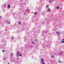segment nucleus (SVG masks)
Instances as JSON below:
<instances>
[{"label": "nucleus", "instance_id": "1", "mask_svg": "<svg viewBox=\"0 0 64 64\" xmlns=\"http://www.w3.org/2000/svg\"><path fill=\"white\" fill-rule=\"evenodd\" d=\"M17 54L18 56H22V54H20V52H17Z\"/></svg>", "mask_w": 64, "mask_h": 64}, {"label": "nucleus", "instance_id": "2", "mask_svg": "<svg viewBox=\"0 0 64 64\" xmlns=\"http://www.w3.org/2000/svg\"><path fill=\"white\" fill-rule=\"evenodd\" d=\"M41 61H42V64H45V62H44L43 61H44V60H43V59H41Z\"/></svg>", "mask_w": 64, "mask_h": 64}, {"label": "nucleus", "instance_id": "3", "mask_svg": "<svg viewBox=\"0 0 64 64\" xmlns=\"http://www.w3.org/2000/svg\"><path fill=\"white\" fill-rule=\"evenodd\" d=\"M56 33L57 34H58V35H60V32H56Z\"/></svg>", "mask_w": 64, "mask_h": 64}, {"label": "nucleus", "instance_id": "4", "mask_svg": "<svg viewBox=\"0 0 64 64\" xmlns=\"http://www.w3.org/2000/svg\"><path fill=\"white\" fill-rule=\"evenodd\" d=\"M32 44H33L34 45V44H35V42H33V41H32Z\"/></svg>", "mask_w": 64, "mask_h": 64}, {"label": "nucleus", "instance_id": "5", "mask_svg": "<svg viewBox=\"0 0 64 64\" xmlns=\"http://www.w3.org/2000/svg\"><path fill=\"white\" fill-rule=\"evenodd\" d=\"M8 8H10V5H8Z\"/></svg>", "mask_w": 64, "mask_h": 64}, {"label": "nucleus", "instance_id": "6", "mask_svg": "<svg viewBox=\"0 0 64 64\" xmlns=\"http://www.w3.org/2000/svg\"><path fill=\"white\" fill-rule=\"evenodd\" d=\"M50 9L49 8L48 9V11H50Z\"/></svg>", "mask_w": 64, "mask_h": 64}, {"label": "nucleus", "instance_id": "7", "mask_svg": "<svg viewBox=\"0 0 64 64\" xmlns=\"http://www.w3.org/2000/svg\"><path fill=\"white\" fill-rule=\"evenodd\" d=\"M27 10V12H29V10L28 9Z\"/></svg>", "mask_w": 64, "mask_h": 64}, {"label": "nucleus", "instance_id": "8", "mask_svg": "<svg viewBox=\"0 0 64 64\" xmlns=\"http://www.w3.org/2000/svg\"><path fill=\"white\" fill-rule=\"evenodd\" d=\"M30 48H33V46H30Z\"/></svg>", "mask_w": 64, "mask_h": 64}, {"label": "nucleus", "instance_id": "9", "mask_svg": "<svg viewBox=\"0 0 64 64\" xmlns=\"http://www.w3.org/2000/svg\"><path fill=\"white\" fill-rule=\"evenodd\" d=\"M56 9H59V7L58 6H57L56 7Z\"/></svg>", "mask_w": 64, "mask_h": 64}, {"label": "nucleus", "instance_id": "10", "mask_svg": "<svg viewBox=\"0 0 64 64\" xmlns=\"http://www.w3.org/2000/svg\"><path fill=\"white\" fill-rule=\"evenodd\" d=\"M51 57L52 58H54V56L52 55L51 56Z\"/></svg>", "mask_w": 64, "mask_h": 64}, {"label": "nucleus", "instance_id": "11", "mask_svg": "<svg viewBox=\"0 0 64 64\" xmlns=\"http://www.w3.org/2000/svg\"><path fill=\"white\" fill-rule=\"evenodd\" d=\"M62 43H64V41H62Z\"/></svg>", "mask_w": 64, "mask_h": 64}, {"label": "nucleus", "instance_id": "12", "mask_svg": "<svg viewBox=\"0 0 64 64\" xmlns=\"http://www.w3.org/2000/svg\"><path fill=\"white\" fill-rule=\"evenodd\" d=\"M49 3H51V1L50 0L49 2Z\"/></svg>", "mask_w": 64, "mask_h": 64}, {"label": "nucleus", "instance_id": "13", "mask_svg": "<svg viewBox=\"0 0 64 64\" xmlns=\"http://www.w3.org/2000/svg\"><path fill=\"white\" fill-rule=\"evenodd\" d=\"M60 54H62V52H60Z\"/></svg>", "mask_w": 64, "mask_h": 64}, {"label": "nucleus", "instance_id": "14", "mask_svg": "<svg viewBox=\"0 0 64 64\" xmlns=\"http://www.w3.org/2000/svg\"><path fill=\"white\" fill-rule=\"evenodd\" d=\"M34 15H36V12H35L34 13Z\"/></svg>", "mask_w": 64, "mask_h": 64}, {"label": "nucleus", "instance_id": "15", "mask_svg": "<svg viewBox=\"0 0 64 64\" xmlns=\"http://www.w3.org/2000/svg\"><path fill=\"white\" fill-rule=\"evenodd\" d=\"M7 24H10V22H8Z\"/></svg>", "mask_w": 64, "mask_h": 64}, {"label": "nucleus", "instance_id": "16", "mask_svg": "<svg viewBox=\"0 0 64 64\" xmlns=\"http://www.w3.org/2000/svg\"><path fill=\"white\" fill-rule=\"evenodd\" d=\"M18 24H21V23L20 22H18Z\"/></svg>", "mask_w": 64, "mask_h": 64}, {"label": "nucleus", "instance_id": "17", "mask_svg": "<svg viewBox=\"0 0 64 64\" xmlns=\"http://www.w3.org/2000/svg\"><path fill=\"white\" fill-rule=\"evenodd\" d=\"M46 7H48V5H47L46 6Z\"/></svg>", "mask_w": 64, "mask_h": 64}, {"label": "nucleus", "instance_id": "18", "mask_svg": "<svg viewBox=\"0 0 64 64\" xmlns=\"http://www.w3.org/2000/svg\"><path fill=\"white\" fill-rule=\"evenodd\" d=\"M59 63H61V62L60 61H58Z\"/></svg>", "mask_w": 64, "mask_h": 64}, {"label": "nucleus", "instance_id": "19", "mask_svg": "<svg viewBox=\"0 0 64 64\" xmlns=\"http://www.w3.org/2000/svg\"><path fill=\"white\" fill-rule=\"evenodd\" d=\"M35 41H37V40L36 39L35 40Z\"/></svg>", "mask_w": 64, "mask_h": 64}, {"label": "nucleus", "instance_id": "20", "mask_svg": "<svg viewBox=\"0 0 64 64\" xmlns=\"http://www.w3.org/2000/svg\"><path fill=\"white\" fill-rule=\"evenodd\" d=\"M2 52H4V50H2Z\"/></svg>", "mask_w": 64, "mask_h": 64}, {"label": "nucleus", "instance_id": "21", "mask_svg": "<svg viewBox=\"0 0 64 64\" xmlns=\"http://www.w3.org/2000/svg\"><path fill=\"white\" fill-rule=\"evenodd\" d=\"M12 40H13V38L12 37Z\"/></svg>", "mask_w": 64, "mask_h": 64}, {"label": "nucleus", "instance_id": "22", "mask_svg": "<svg viewBox=\"0 0 64 64\" xmlns=\"http://www.w3.org/2000/svg\"><path fill=\"white\" fill-rule=\"evenodd\" d=\"M25 14H26V13H24V15H25Z\"/></svg>", "mask_w": 64, "mask_h": 64}, {"label": "nucleus", "instance_id": "23", "mask_svg": "<svg viewBox=\"0 0 64 64\" xmlns=\"http://www.w3.org/2000/svg\"><path fill=\"white\" fill-rule=\"evenodd\" d=\"M62 41H64V38H63V39H62Z\"/></svg>", "mask_w": 64, "mask_h": 64}, {"label": "nucleus", "instance_id": "24", "mask_svg": "<svg viewBox=\"0 0 64 64\" xmlns=\"http://www.w3.org/2000/svg\"><path fill=\"white\" fill-rule=\"evenodd\" d=\"M24 41H26V40H24Z\"/></svg>", "mask_w": 64, "mask_h": 64}, {"label": "nucleus", "instance_id": "25", "mask_svg": "<svg viewBox=\"0 0 64 64\" xmlns=\"http://www.w3.org/2000/svg\"><path fill=\"white\" fill-rule=\"evenodd\" d=\"M12 55V54H11V55Z\"/></svg>", "mask_w": 64, "mask_h": 64}, {"label": "nucleus", "instance_id": "26", "mask_svg": "<svg viewBox=\"0 0 64 64\" xmlns=\"http://www.w3.org/2000/svg\"><path fill=\"white\" fill-rule=\"evenodd\" d=\"M10 64V63L9 62L8 63V64Z\"/></svg>", "mask_w": 64, "mask_h": 64}, {"label": "nucleus", "instance_id": "27", "mask_svg": "<svg viewBox=\"0 0 64 64\" xmlns=\"http://www.w3.org/2000/svg\"><path fill=\"white\" fill-rule=\"evenodd\" d=\"M4 60H5V58H4Z\"/></svg>", "mask_w": 64, "mask_h": 64}, {"label": "nucleus", "instance_id": "28", "mask_svg": "<svg viewBox=\"0 0 64 64\" xmlns=\"http://www.w3.org/2000/svg\"><path fill=\"white\" fill-rule=\"evenodd\" d=\"M0 18H1V16H0Z\"/></svg>", "mask_w": 64, "mask_h": 64}, {"label": "nucleus", "instance_id": "29", "mask_svg": "<svg viewBox=\"0 0 64 64\" xmlns=\"http://www.w3.org/2000/svg\"><path fill=\"white\" fill-rule=\"evenodd\" d=\"M24 30H23V31H24Z\"/></svg>", "mask_w": 64, "mask_h": 64}, {"label": "nucleus", "instance_id": "30", "mask_svg": "<svg viewBox=\"0 0 64 64\" xmlns=\"http://www.w3.org/2000/svg\"><path fill=\"white\" fill-rule=\"evenodd\" d=\"M42 33H43V32H42Z\"/></svg>", "mask_w": 64, "mask_h": 64}]
</instances>
